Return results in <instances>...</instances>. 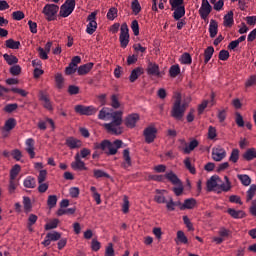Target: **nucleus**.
Returning <instances> with one entry per match:
<instances>
[{
  "label": "nucleus",
  "mask_w": 256,
  "mask_h": 256,
  "mask_svg": "<svg viewBox=\"0 0 256 256\" xmlns=\"http://www.w3.org/2000/svg\"><path fill=\"white\" fill-rule=\"evenodd\" d=\"M104 256H115V249L113 248V243H108Z\"/></svg>",
  "instance_id": "0e129e2a"
},
{
  "label": "nucleus",
  "mask_w": 256,
  "mask_h": 256,
  "mask_svg": "<svg viewBox=\"0 0 256 256\" xmlns=\"http://www.w3.org/2000/svg\"><path fill=\"white\" fill-rule=\"evenodd\" d=\"M65 145H67L69 149H81L83 142L75 137H68L66 138Z\"/></svg>",
  "instance_id": "dca6fc26"
},
{
  "label": "nucleus",
  "mask_w": 256,
  "mask_h": 256,
  "mask_svg": "<svg viewBox=\"0 0 256 256\" xmlns=\"http://www.w3.org/2000/svg\"><path fill=\"white\" fill-rule=\"evenodd\" d=\"M171 5V11H174L173 18L175 21H179L182 17H185V0H169Z\"/></svg>",
  "instance_id": "7ed1b4c3"
},
{
  "label": "nucleus",
  "mask_w": 256,
  "mask_h": 256,
  "mask_svg": "<svg viewBox=\"0 0 256 256\" xmlns=\"http://www.w3.org/2000/svg\"><path fill=\"white\" fill-rule=\"evenodd\" d=\"M156 193L157 195L154 197V201L156 203H166L167 200L165 199V197L163 196V193H167L166 190H159V189H156Z\"/></svg>",
  "instance_id": "ea45409f"
},
{
  "label": "nucleus",
  "mask_w": 256,
  "mask_h": 256,
  "mask_svg": "<svg viewBox=\"0 0 256 256\" xmlns=\"http://www.w3.org/2000/svg\"><path fill=\"white\" fill-rule=\"evenodd\" d=\"M177 245H179V243H182L184 245H187V243H189V239L187 238V236H185V232L179 230L177 232V236L175 239Z\"/></svg>",
  "instance_id": "f704fd0d"
},
{
  "label": "nucleus",
  "mask_w": 256,
  "mask_h": 256,
  "mask_svg": "<svg viewBox=\"0 0 256 256\" xmlns=\"http://www.w3.org/2000/svg\"><path fill=\"white\" fill-rule=\"evenodd\" d=\"M75 113H78V115H95L97 113L98 109L93 106H84V105H76L74 107Z\"/></svg>",
  "instance_id": "0eeeda50"
},
{
  "label": "nucleus",
  "mask_w": 256,
  "mask_h": 256,
  "mask_svg": "<svg viewBox=\"0 0 256 256\" xmlns=\"http://www.w3.org/2000/svg\"><path fill=\"white\" fill-rule=\"evenodd\" d=\"M184 165H185L186 169L188 171H190V173L192 175H195L197 173V170L195 169V166L191 165V158H186L184 160Z\"/></svg>",
  "instance_id": "09e8293b"
},
{
  "label": "nucleus",
  "mask_w": 256,
  "mask_h": 256,
  "mask_svg": "<svg viewBox=\"0 0 256 256\" xmlns=\"http://www.w3.org/2000/svg\"><path fill=\"white\" fill-rule=\"evenodd\" d=\"M119 41L122 49H126L127 45H129V26L125 22L120 27Z\"/></svg>",
  "instance_id": "39448f33"
},
{
  "label": "nucleus",
  "mask_w": 256,
  "mask_h": 256,
  "mask_svg": "<svg viewBox=\"0 0 256 256\" xmlns=\"http://www.w3.org/2000/svg\"><path fill=\"white\" fill-rule=\"evenodd\" d=\"M196 147H199V141L197 139H193L192 141H190L189 145L183 149V153L185 155H189V153H191V151H194Z\"/></svg>",
  "instance_id": "c756f323"
},
{
  "label": "nucleus",
  "mask_w": 256,
  "mask_h": 256,
  "mask_svg": "<svg viewBox=\"0 0 256 256\" xmlns=\"http://www.w3.org/2000/svg\"><path fill=\"white\" fill-rule=\"evenodd\" d=\"M58 225H59V219L55 218L45 225V230L51 231V229H57Z\"/></svg>",
  "instance_id": "603ef678"
},
{
  "label": "nucleus",
  "mask_w": 256,
  "mask_h": 256,
  "mask_svg": "<svg viewBox=\"0 0 256 256\" xmlns=\"http://www.w3.org/2000/svg\"><path fill=\"white\" fill-rule=\"evenodd\" d=\"M75 10V0H66L65 3L60 7V17H69Z\"/></svg>",
  "instance_id": "423d86ee"
},
{
  "label": "nucleus",
  "mask_w": 256,
  "mask_h": 256,
  "mask_svg": "<svg viewBox=\"0 0 256 256\" xmlns=\"http://www.w3.org/2000/svg\"><path fill=\"white\" fill-rule=\"evenodd\" d=\"M227 157V152L221 146H217L216 148L212 149V159L213 161H223L224 158Z\"/></svg>",
  "instance_id": "f8f14e48"
},
{
  "label": "nucleus",
  "mask_w": 256,
  "mask_h": 256,
  "mask_svg": "<svg viewBox=\"0 0 256 256\" xmlns=\"http://www.w3.org/2000/svg\"><path fill=\"white\" fill-rule=\"evenodd\" d=\"M218 235H220V237H222V239H227V237H229L231 235V230L225 228V227H221Z\"/></svg>",
  "instance_id": "bf43d9fd"
},
{
  "label": "nucleus",
  "mask_w": 256,
  "mask_h": 256,
  "mask_svg": "<svg viewBox=\"0 0 256 256\" xmlns=\"http://www.w3.org/2000/svg\"><path fill=\"white\" fill-rule=\"evenodd\" d=\"M242 159H244V161H253V159H256V149L250 148V149L246 150L242 154Z\"/></svg>",
  "instance_id": "bb28decb"
},
{
  "label": "nucleus",
  "mask_w": 256,
  "mask_h": 256,
  "mask_svg": "<svg viewBox=\"0 0 256 256\" xmlns=\"http://www.w3.org/2000/svg\"><path fill=\"white\" fill-rule=\"evenodd\" d=\"M47 181V170H40L38 175V183H45Z\"/></svg>",
  "instance_id": "69168bd1"
},
{
  "label": "nucleus",
  "mask_w": 256,
  "mask_h": 256,
  "mask_svg": "<svg viewBox=\"0 0 256 256\" xmlns=\"http://www.w3.org/2000/svg\"><path fill=\"white\" fill-rule=\"evenodd\" d=\"M181 101V93H178L170 111V116L173 117V119H175L176 121H183V117H185V111L189 109V103H191V98H187V101Z\"/></svg>",
  "instance_id": "f257e3e1"
},
{
  "label": "nucleus",
  "mask_w": 256,
  "mask_h": 256,
  "mask_svg": "<svg viewBox=\"0 0 256 256\" xmlns=\"http://www.w3.org/2000/svg\"><path fill=\"white\" fill-rule=\"evenodd\" d=\"M95 179H101L102 177H105L106 179H111V175L107 174V172L99 169L93 170Z\"/></svg>",
  "instance_id": "79ce46f5"
},
{
  "label": "nucleus",
  "mask_w": 256,
  "mask_h": 256,
  "mask_svg": "<svg viewBox=\"0 0 256 256\" xmlns=\"http://www.w3.org/2000/svg\"><path fill=\"white\" fill-rule=\"evenodd\" d=\"M104 127L108 133H112V135H121V133H123L122 128H117V126L113 123L104 124Z\"/></svg>",
  "instance_id": "b1692460"
},
{
  "label": "nucleus",
  "mask_w": 256,
  "mask_h": 256,
  "mask_svg": "<svg viewBox=\"0 0 256 256\" xmlns=\"http://www.w3.org/2000/svg\"><path fill=\"white\" fill-rule=\"evenodd\" d=\"M122 146L123 141L121 140H115L113 143L109 140L94 143V149H100L106 155H117V150L121 149Z\"/></svg>",
  "instance_id": "f03ea898"
},
{
  "label": "nucleus",
  "mask_w": 256,
  "mask_h": 256,
  "mask_svg": "<svg viewBox=\"0 0 256 256\" xmlns=\"http://www.w3.org/2000/svg\"><path fill=\"white\" fill-rule=\"evenodd\" d=\"M49 209H53L57 206V195H49L47 200Z\"/></svg>",
  "instance_id": "3c124183"
},
{
  "label": "nucleus",
  "mask_w": 256,
  "mask_h": 256,
  "mask_svg": "<svg viewBox=\"0 0 256 256\" xmlns=\"http://www.w3.org/2000/svg\"><path fill=\"white\" fill-rule=\"evenodd\" d=\"M139 119H140L139 114L133 113V114L128 115L125 118L124 123H125L126 127H128L129 129H134V127H136L137 121H139Z\"/></svg>",
  "instance_id": "2eb2a0df"
},
{
  "label": "nucleus",
  "mask_w": 256,
  "mask_h": 256,
  "mask_svg": "<svg viewBox=\"0 0 256 256\" xmlns=\"http://www.w3.org/2000/svg\"><path fill=\"white\" fill-rule=\"evenodd\" d=\"M179 73H181V68H179V65H173L170 67L169 70V75L170 77H177V75H179Z\"/></svg>",
  "instance_id": "864d4df0"
},
{
  "label": "nucleus",
  "mask_w": 256,
  "mask_h": 256,
  "mask_svg": "<svg viewBox=\"0 0 256 256\" xmlns=\"http://www.w3.org/2000/svg\"><path fill=\"white\" fill-rule=\"evenodd\" d=\"M229 161H231L232 163H237V161H239V149L235 148L232 150Z\"/></svg>",
  "instance_id": "6e6d98bb"
},
{
  "label": "nucleus",
  "mask_w": 256,
  "mask_h": 256,
  "mask_svg": "<svg viewBox=\"0 0 256 256\" xmlns=\"http://www.w3.org/2000/svg\"><path fill=\"white\" fill-rule=\"evenodd\" d=\"M227 213L228 215L232 216L233 219H244V217H247V214L243 210H235L233 208H229Z\"/></svg>",
  "instance_id": "4be33fe9"
},
{
  "label": "nucleus",
  "mask_w": 256,
  "mask_h": 256,
  "mask_svg": "<svg viewBox=\"0 0 256 256\" xmlns=\"http://www.w3.org/2000/svg\"><path fill=\"white\" fill-rule=\"evenodd\" d=\"M117 8L112 7L109 9L108 13H107V19H109V21H114L115 19H117Z\"/></svg>",
  "instance_id": "4d7b16f0"
},
{
  "label": "nucleus",
  "mask_w": 256,
  "mask_h": 256,
  "mask_svg": "<svg viewBox=\"0 0 256 256\" xmlns=\"http://www.w3.org/2000/svg\"><path fill=\"white\" fill-rule=\"evenodd\" d=\"M255 193H256V185L252 184L249 190L247 191V196H246L247 203H249V201H251L253 197H255Z\"/></svg>",
  "instance_id": "49530a36"
},
{
  "label": "nucleus",
  "mask_w": 256,
  "mask_h": 256,
  "mask_svg": "<svg viewBox=\"0 0 256 256\" xmlns=\"http://www.w3.org/2000/svg\"><path fill=\"white\" fill-rule=\"evenodd\" d=\"M71 167L74 171H87L85 162L81 160L79 153L75 155V161L71 163Z\"/></svg>",
  "instance_id": "ddd939ff"
},
{
  "label": "nucleus",
  "mask_w": 256,
  "mask_h": 256,
  "mask_svg": "<svg viewBox=\"0 0 256 256\" xmlns=\"http://www.w3.org/2000/svg\"><path fill=\"white\" fill-rule=\"evenodd\" d=\"M224 179L226 183L220 185L221 191H224V192L231 191V181H229V177L224 176Z\"/></svg>",
  "instance_id": "13d9d810"
},
{
  "label": "nucleus",
  "mask_w": 256,
  "mask_h": 256,
  "mask_svg": "<svg viewBox=\"0 0 256 256\" xmlns=\"http://www.w3.org/2000/svg\"><path fill=\"white\" fill-rule=\"evenodd\" d=\"M218 181H221V178H219V176H212L206 183V191H208V193H211V191H215Z\"/></svg>",
  "instance_id": "aec40b11"
},
{
  "label": "nucleus",
  "mask_w": 256,
  "mask_h": 256,
  "mask_svg": "<svg viewBox=\"0 0 256 256\" xmlns=\"http://www.w3.org/2000/svg\"><path fill=\"white\" fill-rule=\"evenodd\" d=\"M143 73H145V70H143V67H136L134 68L129 76V81L130 83H135V81H137V79H139V77H141V75H143Z\"/></svg>",
  "instance_id": "6ab92c4d"
},
{
  "label": "nucleus",
  "mask_w": 256,
  "mask_h": 256,
  "mask_svg": "<svg viewBox=\"0 0 256 256\" xmlns=\"http://www.w3.org/2000/svg\"><path fill=\"white\" fill-rule=\"evenodd\" d=\"M77 211V208L73 207V208H59L56 212V215L58 217H62V215H75V212Z\"/></svg>",
  "instance_id": "2f4dec72"
},
{
  "label": "nucleus",
  "mask_w": 256,
  "mask_h": 256,
  "mask_svg": "<svg viewBox=\"0 0 256 256\" xmlns=\"http://www.w3.org/2000/svg\"><path fill=\"white\" fill-rule=\"evenodd\" d=\"M61 239V233L54 231V232H49L46 235V239L42 242V245L44 247H49L51 245V241H59Z\"/></svg>",
  "instance_id": "4468645a"
},
{
  "label": "nucleus",
  "mask_w": 256,
  "mask_h": 256,
  "mask_svg": "<svg viewBox=\"0 0 256 256\" xmlns=\"http://www.w3.org/2000/svg\"><path fill=\"white\" fill-rule=\"evenodd\" d=\"M23 205L25 213H31V209H33V205L31 204V198L24 197L23 198Z\"/></svg>",
  "instance_id": "c03bdc74"
},
{
  "label": "nucleus",
  "mask_w": 256,
  "mask_h": 256,
  "mask_svg": "<svg viewBox=\"0 0 256 256\" xmlns=\"http://www.w3.org/2000/svg\"><path fill=\"white\" fill-rule=\"evenodd\" d=\"M19 186V182L15 181V179L10 178L9 185H8V191L11 195L15 193V189Z\"/></svg>",
  "instance_id": "8fccbe9b"
},
{
  "label": "nucleus",
  "mask_w": 256,
  "mask_h": 256,
  "mask_svg": "<svg viewBox=\"0 0 256 256\" xmlns=\"http://www.w3.org/2000/svg\"><path fill=\"white\" fill-rule=\"evenodd\" d=\"M21 173V165L16 164L10 170V179H17V175Z\"/></svg>",
  "instance_id": "a18cd8bd"
},
{
  "label": "nucleus",
  "mask_w": 256,
  "mask_h": 256,
  "mask_svg": "<svg viewBox=\"0 0 256 256\" xmlns=\"http://www.w3.org/2000/svg\"><path fill=\"white\" fill-rule=\"evenodd\" d=\"M4 60L8 65H17L19 63V58L13 54H4Z\"/></svg>",
  "instance_id": "72a5a7b5"
},
{
  "label": "nucleus",
  "mask_w": 256,
  "mask_h": 256,
  "mask_svg": "<svg viewBox=\"0 0 256 256\" xmlns=\"http://www.w3.org/2000/svg\"><path fill=\"white\" fill-rule=\"evenodd\" d=\"M5 46L7 49H19V47H21V42L15 41L13 38H10L5 41Z\"/></svg>",
  "instance_id": "e433bc0d"
},
{
  "label": "nucleus",
  "mask_w": 256,
  "mask_h": 256,
  "mask_svg": "<svg viewBox=\"0 0 256 256\" xmlns=\"http://www.w3.org/2000/svg\"><path fill=\"white\" fill-rule=\"evenodd\" d=\"M131 29L135 37L139 36V21L133 20L131 23Z\"/></svg>",
  "instance_id": "e2e57ef3"
},
{
  "label": "nucleus",
  "mask_w": 256,
  "mask_h": 256,
  "mask_svg": "<svg viewBox=\"0 0 256 256\" xmlns=\"http://www.w3.org/2000/svg\"><path fill=\"white\" fill-rule=\"evenodd\" d=\"M39 101H42L43 108L48 111H53V104L51 103V99L49 98V94L43 90H40L38 93Z\"/></svg>",
  "instance_id": "9b49d317"
},
{
  "label": "nucleus",
  "mask_w": 256,
  "mask_h": 256,
  "mask_svg": "<svg viewBox=\"0 0 256 256\" xmlns=\"http://www.w3.org/2000/svg\"><path fill=\"white\" fill-rule=\"evenodd\" d=\"M18 108H19V105L17 103L7 104L4 107V111H5V113H13V111H17Z\"/></svg>",
  "instance_id": "052dcab7"
},
{
  "label": "nucleus",
  "mask_w": 256,
  "mask_h": 256,
  "mask_svg": "<svg viewBox=\"0 0 256 256\" xmlns=\"http://www.w3.org/2000/svg\"><path fill=\"white\" fill-rule=\"evenodd\" d=\"M21 66L18 64H14L10 67L9 69V73L13 75V77H19V75L21 74Z\"/></svg>",
  "instance_id": "37998d69"
},
{
  "label": "nucleus",
  "mask_w": 256,
  "mask_h": 256,
  "mask_svg": "<svg viewBox=\"0 0 256 256\" xmlns=\"http://www.w3.org/2000/svg\"><path fill=\"white\" fill-rule=\"evenodd\" d=\"M236 118H235V122L236 125H238V127H245V121L243 120V116L241 115V113L236 112Z\"/></svg>",
  "instance_id": "680f3d73"
},
{
  "label": "nucleus",
  "mask_w": 256,
  "mask_h": 256,
  "mask_svg": "<svg viewBox=\"0 0 256 256\" xmlns=\"http://www.w3.org/2000/svg\"><path fill=\"white\" fill-rule=\"evenodd\" d=\"M213 53H215V48L213 46H208L204 50V63L207 65L209 61H211V57H213Z\"/></svg>",
  "instance_id": "7c9ffc66"
},
{
  "label": "nucleus",
  "mask_w": 256,
  "mask_h": 256,
  "mask_svg": "<svg viewBox=\"0 0 256 256\" xmlns=\"http://www.w3.org/2000/svg\"><path fill=\"white\" fill-rule=\"evenodd\" d=\"M131 9H132L134 15H139V13H141V4H139V0L132 1Z\"/></svg>",
  "instance_id": "de8ad7c7"
},
{
  "label": "nucleus",
  "mask_w": 256,
  "mask_h": 256,
  "mask_svg": "<svg viewBox=\"0 0 256 256\" xmlns=\"http://www.w3.org/2000/svg\"><path fill=\"white\" fill-rule=\"evenodd\" d=\"M143 136L145 138V142L151 144L157 139V128L153 126H149L144 129Z\"/></svg>",
  "instance_id": "1a4fd4ad"
},
{
  "label": "nucleus",
  "mask_w": 256,
  "mask_h": 256,
  "mask_svg": "<svg viewBox=\"0 0 256 256\" xmlns=\"http://www.w3.org/2000/svg\"><path fill=\"white\" fill-rule=\"evenodd\" d=\"M58 12L59 7L56 4H46L42 11L47 21H55V15H57Z\"/></svg>",
  "instance_id": "20e7f679"
},
{
  "label": "nucleus",
  "mask_w": 256,
  "mask_h": 256,
  "mask_svg": "<svg viewBox=\"0 0 256 256\" xmlns=\"http://www.w3.org/2000/svg\"><path fill=\"white\" fill-rule=\"evenodd\" d=\"M14 127H17V120L15 118H9L2 128H4V131H13Z\"/></svg>",
  "instance_id": "c9c22d12"
},
{
  "label": "nucleus",
  "mask_w": 256,
  "mask_h": 256,
  "mask_svg": "<svg viewBox=\"0 0 256 256\" xmlns=\"http://www.w3.org/2000/svg\"><path fill=\"white\" fill-rule=\"evenodd\" d=\"M112 119L113 121L111 123H113V125H115L116 127H119V125H122L123 123V111H116L112 114Z\"/></svg>",
  "instance_id": "a878e982"
},
{
  "label": "nucleus",
  "mask_w": 256,
  "mask_h": 256,
  "mask_svg": "<svg viewBox=\"0 0 256 256\" xmlns=\"http://www.w3.org/2000/svg\"><path fill=\"white\" fill-rule=\"evenodd\" d=\"M256 85V75H251L245 82V87H253Z\"/></svg>",
  "instance_id": "774afa93"
},
{
  "label": "nucleus",
  "mask_w": 256,
  "mask_h": 256,
  "mask_svg": "<svg viewBox=\"0 0 256 256\" xmlns=\"http://www.w3.org/2000/svg\"><path fill=\"white\" fill-rule=\"evenodd\" d=\"M237 177L239 181H241L242 185H244V187H249V185H251V177H249V175L238 174Z\"/></svg>",
  "instance_id": "a19ab883"
},
{
  "label": "nucleus",
  "mask_w": 256,
  "mask_h": 256,
  "mask_svg": "<svg viewBox=\"0 0 256 256\" xmlns=\"http://www.w3.org/2000/svg\"><path fill=\"white\" fill-rule=\"evenodd\" d=\"M215 137H217V128L213 127V126H209L208 128V139H215Z\"/></svg>",
  "instance_id": "338daca9"
},
{
  "label": "nucleus",
  "mask_w": 256,
  "mask_h": 256,
  "mask_svg": "<svg viewBox=\"0 0 256 256\" xmlns=\"http://www.w3.org/2000/svg\"><path fill=\"white\" fill-rule=\"evenodd\" d=\"M123 159L124 162L122 163L123 169H129L133 165V162H131V153L129 152V149L123 150Z\"/></svg>",
  "instance_id": "412c9836"
},
{
  "label": "nucleus",
  "mask_w": 256,
  "mask_h": 256,
  "mask_svg": "<svg viewBox=\"0 0 256 256\" xmlns=\"http://www.w3.org/2000/svg\"><path fill=\"white\" fill-rule=\"evenodd\" d=\"M219 31V24L214 20H210V25H209V33L211 39H214V37H217V33Z\"/></svg>",
  "instance_id": "393cba45"
},
{
  "label": "nucleus",
  "mask_w": 256,
  "mask_h": 256,
  "mask_svg": "<svg viewBox=\"0 0 256 256\" xmlns=\"http://www.w3.org/2000/svg\"><path fill=\"white\" fill-rule=\"evenodd\" d=\"M211 11H213V7L209 4V0H202V5L199 9V15L201 19L204 21L207 20V17L211 15Z\"/></svg>",
  "instance_id": "9d476101"
},
{
  "label": "nucleus",
  "mask_w": 256,
  "mask_h": 256,
  "mask_svg": "<svg viewBox=\"0 0 256 256\" xmlns=\"http://www.w3.org/2000/svg\"><path fill=\"white\" fill-rule=\"evenodd\" d=\"M95 19H97V11L92 12L87 17V21H89V23L87 25L86 32L88 35H93V33L97 31V21H95Z\"/></svg>",
  "instance_id": "6e6552de"
},
{
  "label": "nucleus",
  "mask_w": 256,
  "mask_h": 256,
  "mask_svg": "<svg viewBox=\"0 0 256 256\" xmlns=\"http://www.w3.org/2000/svg\"><path fill=\"white\" fill-rule=\"evenodd\" d=\"M197 205V200L195 198H188L184 200V203L180 207V211H185V209H195Z\"/></svg>",
  "instance_id": "5701e85b"
},
{
  "label": "nucleus",
  "mask_w": 256,
  "mask_h": 256,
  "mask_svg": "<svg viewBox=\"0 0 256 256\" xmlns=\"http://www.w3.org/2000/svg\"><path fill=\"white\" fill-rule=\"evenodd\" d=\"M26 152L30 156V159H35V140L33 138L26 140Z\"/></svg>",
  "instance_id": "a211bd4d"
},
{
  "label": "nucleus",
  "mask_w": 256,
  "mask_h": 256,
  "mask_svg": "<svg viewBox=\"0 0 256 256\" xmlns=\"http://www.w3.org/2000/svg\"><path fill=\"white\" fill-rule=\"evenodd\" d=\"M55 83L57 89H63V87H65V78H63V74L57 73L55 75Z\"/></svg>",
  "instance_id": "58836bf2"
},
{
  "label": "nucleus",
  "mask_w": 256,
  "mask_h": 256,
  "mask_svg": "<svg viewBox=\"0 0 256 256\" xmlns=\"http://www.w3.org/2000/svg\"><path fill=\"white\" fill-rule=\"evenodd\" d=\"M24 187H26V189H35V187H37V182L35 181V178L28 176L24 180Z\"/></svg>",
  "instance_id": "4c0bfd02"
},
{
  "label": "nucleus",
  "mask_w": 256,
  "mask_h": 256,
  "mask_svg": "<svg viewBox=\"0 0 256 256\" xmlns=\"http://www.w3.org/2000/svg\"><path fill=\"white\" fill-rule=\"evenodd\" d=\"M233 23H235V21L233 20V11L230 10V11L224 16L223 25H224V27H233Z\"/></svg>",
  "instance_id": "473e14b6"
},
{
  "label": "nucleus",
  "mask_w": 256,
  "mask_h": 256,
  "mask_svg": "<svg viewBox=\"0 0 256 256\" xmlns=\"http://www.w3.org/2000/svg\"><path fill=\"white\" fill-rule=\"evenodd\" d=\"M93 65H94L93 62H89L84 65H81L77 69L78 75H87V73H89V71H91L93 69Z\"/></svg>",
  "instance_id": "cd10ccee"
},
{
  "label": "nucleus",
  "mask_w": 256,
  "mask_h": 256,
  "mask_svg": "<svg viewBox=\"0 0 256 256\" xmlns=\"http://www.w3.org/2000/svg\"><path fill=\"white\" fill-rule=\"evenodd\" d=\"M165 177L170 181V183H172V185H181V180L173 171L166 173Z\"/></svg>",
  "instance_id": "c85d7f7f"
},
{
  "label": "nucleus",
  "mask_w": 256,
  "mask_h": 256,
  "mask_svg": "<svg viewBox=\"0 0 256 256\" xmlns=\"http://www.w3.org/2000/svg\"><path fill=\"white\" fill-rule=\"evenodd\" d=\"M146 73L154 77H161V71L159 70V65L157 63L149 62Z\"/></svg>",
  "instance_id": "f3484780"
},
{
  "label": "nucleus",
  "mask_w": 256,
  "mask_h": 256,
  "mask_svg": "<svg viewBox=\"0 0 256 256\" xmlns=\"http://www.w3.org/2000/svg\"><path fill=\"white\" fill-rule=\"evenodd\" d=\"M192 61L193 60L191 58V54H189L187 52L182 54V56H181V63L183 65H191Z\"/></svg>",
  "instance_id": "5fc2aeb1"
}]
</instances>
